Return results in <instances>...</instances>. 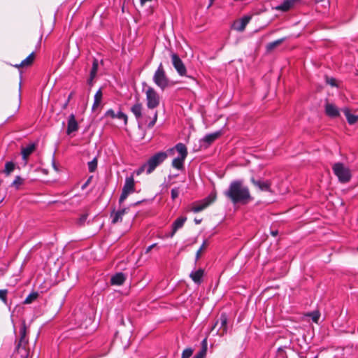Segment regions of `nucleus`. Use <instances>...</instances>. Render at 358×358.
<instances>
[{
  "mask_svg": "<svg viewBox=\"0 0 358 358\" xmlns=\"http://www.w3.org/2000/svg\"><path fill=\"white\" fill-rule=\"evenodd\" d=\"M224 195L234 204L245 205L253 200L250 189L244 185L242 180L231 181Z\"/></svg>",
  "mask_w": 358,
  "mask_h": 358,
  "instance_id": "f257e3e1",
  "label": "nucleus"
},
{
  "mask_svg": "<svg viewBox=\"0 0 358 358\" xmlns=\"http://www.w3.org/2000/svg\"><path fill=\"white\" fill-rule=\"evenodd\" d=\"M28 330L24 321L19 329V337L15 340V347L12 358H27L29 354Z\"/></svg>",
  "mask_w": 358,
  "mask_h": 358,
  "instance_id": "f03ea898",
  "label": "nucleus"
},
{
  "mask_svg": "<svg viewBox=\"0 0 358 358\" xmlns=\"http://www.w3.org/2000/svg\"><path fill=\"white\" fill-rule=\"evenodd\" d=\"M153 82L159 87L162 91L166 87L172 85L171 82L169 80L166 76V71L162 63L159 64L157 70L155 71L153 78Z\"/></svg>",
  "mask_w": 358,
  "mask_h": 358,
  "instance_id": "7ed1b4c3",
  "label": "nucleus"
},
{
  "mask_svg": "<svg viewBox=\"0 0 358 358\" xmlns=\"http://www.w3.org/2000/svg\"><path fill=\"white\" fill-rule=\"evenodd\" d=\"M334 173L337 176L339 182L342 183L348 182L351 178L352 174L349 168L345 166L341 162H337L332 166Z\"/></svg>",
  "mask_w": 358,
  "mask_h": 358,
  "instance_id": "20e7f679",
  "label": "nucleus"
},
{
  "mask_svg": "<svg viewBox=\"0 0 358 358\" xmlns=\"http://www.w3.org/2000/svg\"><path fill=\"white\" fill-rule=\"evenodd\" d=\"M168 157L167 152H158L150 157L147 161L148 170H146L147 174H150L155 169L162 164Z\"/></svg>",
  "mask_w": 358,
  "mask_h": 358,
  "instance_id": "39448f33",
  "label": "nucleus"
},
{
  "mask_svg": "<svg viewBox=\"0 0 358 358\" xmlns=\"http://www.w3.org/2000/svg\"><path fill=\"white\" fill-rule=\"evenodd\" d=\"M146 105L149 109H154L160 103V96L156 90L152 87H148L145 91Z\"/></svg>",
  "mask_w": 358,
  "mask_h": 358,
  "instance_id": "423d86ee",
  "label": "nucleus"
},
{
  "mask_svg": "<svg viewBox=\"0 0 358 358\" xmlns=\"http://www.w3.org/2000/svg\"><path fill=\"white\" fill-rule=\"evenodd\" d=\"M217 325H220L219 329L216 331L215 334L223 336L227 333L228 330V318L226 313H222L219 319L215 322L211 328V331H213Z\"/></svg>",
  "mask_w": 358,
  "mask_h": 358,
  "instance_id": "0eeeda50",
  "label": "nucleus"
},
{
  "mask_svg": "<svg viewBox=\"0 0 358 358\" xmlns=\"http://www.w3.org/2000/svg\"><path fill=\"white\" fill-rule=\"evenodd\" d=\"M217 198L216 192H211L207 197L201 201L199 203L194 204L192 206V210L194 213H199L204 210L209 205L213 203Z\"/></svg>",
  "mask_w": 358,
  "mask_h": 358,
  "instance_id": "6e6552de",
  "label": "nucleus"
},
{
  "mask_svg": "<svg viewBox=\"0 0 358 358\" xmlns=\"http://www.w3.org/2000/svg\"><path fill=\"white\" fill-rule=\"evenodd\" d=\"M171 62L176 70L177 73L180 76H187V69L185 65L184 64L182 59L180 58V57L178 55V54L175 52H172L171 54Z\"/></svg>",
  "mask_w": 358,
  "mask_h": 358,
  "instance_id": "1a4fd4ad",
  "label": "nucleus"
},
{
  "mask_svg": "<svg viewBox=\"0 0 358 358\" xmlns=\"http://www.w3.org/2000/svg\"><path fill=\"white\" fill-rule=\"evenodd\" d=\"M251 183L260 191L272 192L271 185L272 182L270 180H262L260 179H256L255 177L250 178Z\"/></svg>",
  "mask_w": 358,
  "mask_h": 358,
  "instance_id": "9d476101",
  "label": "nucleus"
},
{
  "mask_svg": "<svg viewBox=\"0 0 358 358\" xmlns=\"http://www.w3.org/2000/svg\"><path fill=\"white\" fill-rule=\"evenodd\" d=\"M174 150H176L179 154V157H182L186 159L187 156V149L185 144L182 143H177L173 148H169L167 150L168 155H173Z\"/></svg>",
  "mask_w": 358,
  "mask_h": 358,
  "instance_id": "9b49d317",
  "label": "nucleus"
},
{
  "mask_svg": "<svg viewBox=\"0 0 358 358\" xmlns=\"http://www.w3.org/2000/svg\"><path fill=\"white\" fill-rule=\"evenodd\" d=\"M129 211V208H123L117 211L113 210L110 213V217L112 219V224H116L122 221L123 216L127 214Z\"/></svg>",
  "mask_w": 358,
  "mask_h": 358,
  "instance_id": "f8f14e48",
  "label": "nucleus"
},
{
  "mask_svg": "<svg viewBox=\"0 0 358 358\" xmlns=\"http://www.w3.org/2000/svg\"><path fill=\"white\" fill-rule=\"evenodd\" d=\"M78 129V124L76 120L75 115L71 114L68 119L66 134L69 135L73 132L77 131Z\"/></svg>",
  "mask_w": 358,
  "mask_h": 358,
  "instance_id": "ddd939ff",
  "label": "nucleus"
},
{
  "mask_svg": "<svg viewBox=\"0 0 358 358\" xmlns=\"http://www.w3.org/2000/svg\"><path fill=\"white\" fill-rule=\"evenodd\" d=\"M251 20V16L245 15L240 20L236 21L234 24V29L238 31H243L246 25Z\"/></svg>",
  "mask_w": 358,
  "mask_h": 358,
  "instance_id": "4468645a",
  "label": "nucleus"
},
{
  "mask_svg": "<svg viewBox=\"0 0 358 358\" xmlns=\"http://www.w3.org/2000/svg\"><path fill=\"white\" fill-rule=\"evenodd\" d=\"M299 0H285L281 4L275 7V10L287 12L292 8Z\"/></svg>",
  "mask_w": 358,
  "mask_h": 358,
  "instance_id": "2eb2a0df",
  "label": "nucleus"
},
{
  "mask_svg": "<svg viewBox=\"0 0 358 358\" xmlns=\"http://www.w3.org/2000/svg\"><path fill=\"white\" fill-rule=\"evenodd\" d=\"M325 113L327 116L331 118H335L340 115L338 108L334 104L329 103L325 105Z\"/></svg>",
  "mask_w": 358,
  "mask_h": 358,
  "instance_id": "dca6fc26",
  "label": "nucleus"
},
{
  "mask_svg": "<svg viewBox=\"0 0 358 358\" xmlns=\"http://www.w3.org/2000/svg\"><path fill=\"white\" fill-rule=\"evenodd\" d=\"M187 220V217H183V216H181V217H178L172 224V231L170 234V236L171 237H173L174 236V234L176 233V231L182 228L185 224V222H186Z\"/></svg>",
  "mask_w": 358,
  "mask_h": 358,
  "instance_id": "f3484780",
  "label": "nucleus"
},
{
  "mask_svg": "<svg viewBox=\"0 0 358 358\" xmlns=\"http://www.w3.org/2000/svg\"><path fill=\"white\" fill-rule=\"evenodd\" d=\"M127 276L124 273L122 272H119L113 275L110 278V284L112 285H122L124 284V281L126 280Z\"/></svg>",
  "mask_w": 358,
  "mask_h": 358,
  "instance_id": "a211bd4d",
  "label": "nucleus"
},
{
  "mask_svg": "<svg viewBox=\"0 0 358 358\" xmlns=\"http://www.w3.org/2000/svg\"><path fill=\"white\" fill-rule=\"evenodd\" d=\"M36 145L34 143H30L24 148H22L21 154L22 156V159L25 162H27V159H28L29 156L34 152V151L36 150Z\"/></svg>",
  "mask_w": 358,
  "mask_h": 358,
  "instance_id": "6ab92c4d",
  "label": "nucleus"
},
{
  "mask_svg": "<svg viewBox=\"0 0 358 358\" xmlns=\"http://www.w3.org/2000/svg\"><path fill=\"white\" fill-rule=\"evenodd\" d=\"M122 190L129 194L135 191V182L133 176L126 178Z\"/></svg>",
  "mask_w": 358,
  "mask_h": 358,
  "instance_id": "aec40b11",
  "label": "nucleus"
},
{
  "mask_svg": "<svg viewBox=\"0 0 358 358\" xmlns=\"http://www.w3.org/2000/svg\"><path fill=\"white\" fill-rule=\"evenodd\" d=\"M204 275V270L203 268H199L196 271H192L189 274V277L196 284L200 285L202 282V278Z\"/></svg>",
  "mask_w": 358,
  "mask_h": 358,
  "instance_id": "412c9836",
  "label": "nucleus"
},
{
  "mask_svg": "<svg viewBox=\"0 0 358 358\" xmlns=\"http://www.w3.org/2000/svg\"><path fill=\"white\" fill-rule=\"evenodd\" d=\"M131 111L134 115L137 121H139L142 117L143 106L142 103L137 101L131 107Z\"/></svg>",
  "mask_w": 358,
  "mask_h": 358,
  "instance_id": "4be33fe9",
  "label": "nucleus"
},
{
  "mask_svg": "<svg viewBox=\"0 0 358 358\" xmlns=\"http://www.w3.org/2000/svg\"><path fill=\"white\" fill-rule=\"evenodd\" d=\"M201 350L193 358H205L207 354L208 342L207 338H205L201 343Z\"/></svg>",
  "mask_w": 358,
  "mask_h": 358,
  "instance_id": "5701e85b",
  "label": "nucleus"
},
{
  "mask_svg": "<svg viewBox=\"0 0 358 358\" xmlns=\"http://www.w3.org/2000/svg\"><path fill=\"white\" fill-rule=\"evenodd\" d=\"M343 112L346 117L347 121L349 124L352 125L355 124L358 121V115H355L350 113V109L345 108L343 109Z\"/></svg>",
  "mask_w": 358,
  "mask_h": 358,
  "instance_id": "b1692460",
  "label": "nucleus"
},
{
  "mask_svg": "<svg viewBox=\"0 0 358 358\" xmlns=\"http://www.w3.org/2000/svg\"><path fill=\"white\" fill-rule=\"evenodd\" d=\"M185 160V158L177 157L173 159L172 166L178 170H182Z\"/></svg>",
  "mask_w": 358,
  "mask_h": 358,
  "instance_id": "393cba45",
  "label": "nucleus"
},
{
  "mask_svg": "<svg viewBox=\"0 0 358 358\" xmlns=\"http://www.w3.org/2000/svg\"><path fill=\"white\" fill-rule=\"evenodd\" d=\"M35 59V52H32L27 58L22 60L20 63V66H24V67L31 66Z\"/></svg>",
  "mask_w": 358,
  "mask_h": 358,
  "instance_id": "a878e982",
  "label": "nucleus"
},
{
  "mask_svg": "<svg viewBox=\"0 0 358 358\" xmlns=\"http://www.w3.org/2000/svg\"><path fill=\"white\" fill-rule=\"evenodd\" d=\"M102 96H103V94H102L101 89H99V90H97V92H96V94L94 95V103L92 106L93 110H95L96 108H98L99 106V105L101 104Z\"/></svg>",
  "mask_w": 358,
  "mask_h": 358,
  "instance_id": "bb28decb",
  "label": "nucleus"
},
{
  "mask_svg": "<svg viewBox=\"0 0 358 358\" xmlns=\"http://www.w3.org/2000/svg\"><path fill=\"white\" fill-rule=\"evenodd\" d=\"M220 131L207 134L204 136L203 141L207 143L208 144H210L213 141H215L220 136Z\"/></svg>",
  "mask_w": 358,
  "mask_h": 358,
  "instance_id": "cd10ccee",
  "label": "nucleus"
},
{
  "mask_svg": "<svg viewBox=\"0 0 358 358\" xmlns=\"http://www.w3.org/2000/svg\"><path fill=\"white\" fill-rule=\"evenodd\" d=\"M285 40V38H282L278 39V40H276L275 41L268 43L266 45V50L268 51V52L273 50L275 48H276L277 46H278L281 43H282Z\"/></svg>",
  "mask_w": 358,
  "mask_h": 358,
  "instance_id": "c85d7f7f",
  "label": "nucleus"
},
{
  "mask_svg": "<svg viewBox=\"0 0 358 358\" xmlns=\"http://www.w3.org/2000/svg\"><path fill=\"white\" fill-rule=\"evenodd\" d=\"M15 169V164L13 162H7L3 172L6 176H8Z\"/></svg>",
  "mask_w": 358,
  "mask_h": 358,
  "instance_id": "c756f323",
  "label": "nucleus"
},
{
  "mask_svg": "<svg viewBox=\"0 0 358 358\" xmlns=\"http://www.w3.org/2000/svg\"><path fill=\"white\" fill-rule=\"evenodd\" d=\"M99 68V61L97 59L94 58L93 62H92V66L90 70V76L91 77H96L97 71Z\"/></svg>",
  "mask_w": 358,
  "mask_h": 358,
  "instance_id": "7c9ffc66",
  "label": "nucleus"
},
{
  "mask_svg": "<svg viewBox=\"0 0 358 358\" xmlns=\"http://www.w3.org/2000/svg\"><path fill=\"white\" fill-rule=\"evenodd\" d=\"M38 296V294L37 292H34L30 293L27 296L25 300L24 301V304L31 303L34 301H35L37 299Z\"/></svg>",
  "mask_w": 358,
  "mask_h": 358,
  "instance_id": "2f4dec72",
  "label": "nucleus"
},
{
  "mask_svg": "<svg viewBox=\"0 0 358 358\" xmlns=\"http://www.w3.org/2000/svg\"><path fill=\"white\" fill-rule=\"evenodd\" d=\"M88 170L90 173H93L96 171L97 168V159L94 157L92 161L89 162L87 164Z\"/></svg>",
  "mask_w": 358,
  "mask_h": 358,
  "instance_id": "473e14b6",
  "label": "nucleus"
},
{
  "mask_svg": "<svg viewBox=\"0 0 358 358\" xmlns=\"http://www.w3.org/2000/svg\"><path fill=\"white\" fill-rule=\"evenodd\" d=\"M207 245H208V241L204 240L202 245H201L200 248L197 250V252L196 253V258H195L196 262L200 258L201 252L203 251V250H204L207 247Z\"/></svg>",
  "mask_w": 358,
  "mask_h": 358,
  "instance_id": "72a5a7b5",
  "label": "nucleus"
},
{
  "mask_svg": "<svg viewBox=\"0 0 358 358\" xmlns=\"http://www.w3.org/2000/svg\"><path fill=\"white\" fill-rule=\"evenodd\" d=\"M8 292V291L6 289H0V299L6 305H8V299H7Z\"/></svg>",
  "mask_w": 358,
  "mask_h": 358,
  "instance_id": "f704fd0d",
  "label": "nucleus"
},
{
  "mask_svg": "<svg viewBox=\"0 0 358 358\" xmlns=\"http://www.w3.org/2000/svg\"><path fill=\"white\" fill-rule=\"evenodd\" d=\"M194 350L192 348H185L181 355V358H189L193 354Z\"/></svg>",
  "mask_w": 358,
  "mask_h": 358,
  "instance_id": "c9c22d12",
  "label": "nucleus"
},
{
  "mask_svg": "<svg viewBox=\"0 0 358 358\" xmlns=\"http://www.w3.org/2000/svg\"><path fill=\"white\" fill-rule=\"evenodd\" d=\"M23 178L20 176H17L15 177V180L12 182L11 185L15 187L16 189H18L19 187L23 183Z\"/></svg>",
  "mask_w": 358,
  "mask_h": 358,
  "instance_id": "e433bc0d",
  "label": "nucleus"
},
{
  "mask_svg": "<svg viewBox=\"0 0 358 358\" xmlns=\"http://www.w3.org/2000/svg\"><path fill=\"white\" fill-rule=\"evenodd\" d=\"M180 192V190L179 187L173 188L171 192V199L173 201L176 199L178 197Z\"/></svg>",
  "mask_w": 358,
  "mask_h": 358,
  "instance_id": "4c0bfd02",
  "label": "nucleus"
},
{
  "mask_svg": "<svg viewBox=\"0 0 358 358\" xmlns=\"http://www.w3.org/2000/svg\"><path fill=\"white\" fill-rule=\"evenodd\" d=\"M116 118L122 120L124 122V124H127V115L125 113H124L123 112L119 111L117 113Z\"/></svg>",
  "mask_w": 358,
  "mask_h": 358,
  "instance_id": "58836bf2",
  "label": "nucleus"
},
{
  "mask_svg": "<svg viewBox=\"0 0 358 358\" xmlns=\"http://www.w3.org/2000/svg\"><path fill=\"white\" fill-rule=\"evenodd\" d=\"M157 116H158L157 111H155L153 114L152 120L148 124V128H152L154 127V125L155 124V123L157 122Z\"/></svg>",
  "mask_w": 358,
  "mask_h": 358,
  "instance_id": "ea45409f",
  "label": "nucleus"
},
{
  "mask_svg": "<svg viewBox=\"0 0 358 358\" xmlns=\"http://www.w3.org/2000/svg\"><path fill=\"white\" fill-rule=\"evenodd\" d=\"M140 1L142 6H143L147 2L151 3L149 6L150 8L154 7L157 3V0H140Z\"/></svg>",
  "mask_w": 358,
  "mask_h": 358,
  "instance_id": "a19ab883",
  "label": "nucleus"
},
{
  "mask_svg": "<svg viewBox=\"0 0 358 358\" xmlns=\"http://www.w3.org/2000/svg\"><path fill=\"white\" fill-rule=\"evenodd\" d=\"M148 170L147 163L143 164L141 167H139L137 170L135 171L136 175L141 174L143 171H146Z\"/></svg>",
  "mask_w": 358,
  "mask_h": 358,
  "instance_id": "79ce46f5",
  "label": "nucleus"
},
{
  "mask_svg": "<svg viewBox=\"0 0 358 358\" xmlns=\"http://www.w3.org/2000/svg\"><path fill=\"white\" fill-rule=\"evenodd\" d=\"M129 194V193L122 190L121 195H120V196L119 198V203H120V205H121L124 202V201L127 198Z\"/></svg>",
  "mask_w": 358,
  "mask_h": 358,
  "instance_id": "37998d69",
  "label": "nucleus"
},
{
  "mask_svg": "<svg viewBox=\"0 0 358 358\" xmlns=\"http://www.w3.org/2000/svg\"><path fill=\"white\" fill-rule=\"evenodd\" d=\"M326 82L332 87L336 86V80L334 78L326 77Z\"/></svg>",
  "mask_w": 358,
  "mask_h": 358,
  "instance_id": "c03bdc74",
  "label": "nucleus"
},
{
  "mask_svg": "<svg viewBox=\"0 0 358 358\" xmlns=\"http://www.w3.org/2000/svg\"><path fill=\"white\" fill-rule=\"evenodd\" d=\"M73 94H74V92H71L69 94V96H68L67 100L66 101V102H65V103L63 104V106H62V108H63V109H66V108H67V106H68V105H69V101H70V100L72 99V97H73Z\"/></svg>",
  "mask_w": 358,
  "mask_h": 358,
  "instance_id": "a18cd8bd",
  "label": "nucleus"
},
{
  "mask_svg": "<svg viewBox=\"0 0 358 358\" xmlns=\"http://www.w3.org/2000/svg\"><path fill=\"white\" fill-rule=\"evenodd\" d=\"M88 217V215L87 214H83L80 216V217L79 218V224L80 225H83L84 224V223L85 222L87 218Z\"/></svg>",
  "mask_w": 358,
  "mask_h": 358,
  "instance_id": "49530a36",
  "label": "nucleus"
},
{
  "mask_svg": "<svg viewBox=\"0 0 358 358\" xmlns=\"http://www.w3.org/2000/svg\"><path fill=\"white\" fill-rule=\"evenodd\" d=\"M106 115L112 118H116L117 113H115L113 110L110 109L106 112Z\"/></svg>",
  "mask_w": 358,
  "mask_h": 358,
  "instance_id": "de8ad7c7",
  "label": "nucleus"
},
{
  "mask_svg": "<svg viewBox=\"0 0 358 358\" xmlns=\"http://www.w3.org/2000/svg\"><path fill=\"white\" fill-rule=\"evenodd\" d=\"M313 316H312V320L314 322H317L318 320H319V317H320V314L318 312H315L313 313H312Z\"/></svg>",
  "mask_w": 358,
  "mask_h": 358,
  "instance_id": "09e8293b",
  "label": "nucleus"
},
{
  "mask_svg": "<svg viewBox=\"0 0 358 358\" xmlns=\"http://www.w3.org/2000/svg\"><path fill=\"white\" fill-rule=\"evenodd\" d=\"M92 178V176H91L87 180L86 182L82 185V189H85L88 185L91 182V180Z\"/></svg>",
  "mask_w": 358,
  "mask_h": 358,
  "instance_id": "8fccbe9b",
  "label": "nucleus"
},
{
  "mask_svg": "<svg viewBox=\"0 0 358 358\" xmlns=\"http://www.w3.org/2000/svg\"><path fill=\"white\" fill-rule=\"evenodd\" d=\"M94 77H91L90 76L89 78L87 79V85L92 87L93 86V84H94Z\"/></svg>",
  "mask_w": 358,
  "mask_h": 358,
  "instance_id": "3c124183",
  "label": "nucleus"
},
{
  "mask_svg": "<svg viewBox=\"0 0 358 358\" xmlns=\"http://www.w3.org/2000/svg\"><path fill=\"white\" fill-rule=\"evenodd\" d=\"M156 246V243H154L146 248L145 253H148L151 250Z\"/></svg>",
  "mask_w": 358,
  "mask_h": 358,
  "instance_id": "603ef678",
  "label": "nucleus"
},
{
  "mask_svg": "<svg viewBox=\"0 0 358 358\" xmlns=\"http://www.w3.org/2000/svg\"><path fill=\"white\" fill-rule=\"evenodd\" d=\"M131 1V0H124V1L123 5H122V12H124V4H125L126 3H128V2H129V1Z\"/></svg>",
  "mask_w": 358,
  "mask_h": 358,
  "instance_id": "864d4df0",
  "label": "nucleus"
},
{
  "mask_svg": "<svg viewBox=\"0 0 358 358\" xmlns=\"http://www.w3.org/2000/svg\"><path fill=\"white\" fill-rule=\"evenodd\" d=\"M271 235H272L273 236H276L278 235V231L277 230H275V231H271Z\"/></svg>",
  "mask_w": 358,
  "mask_h": 358,
  "instance_id": "5fc2aeb1",
  "label": "nucleus"
},
{
  "mask_svg": "<svg viewBox=\"0 0 358 358\" xmlns=\"http://www.w3.org/2000/svg\"><path fill=\"white\" fill-rule=\"evenodd\" d=\"M13 66L15 67V68H17V69H19V68H24V66H20V64H15V65H13Z\"/></svg>",
  "mask_w": 358,
  "mask_h": 358,
  "instance_id": "6e6d98bb",
  "label": "nucleus"
},
{
  "mask_svg": "<svg viewBox=\"0 0 358 358\" xmlns=\"http://www.w3.org/2000/svg\"><path fill=\"white\" fill-rule=\"evenodd\" d=\"M194 221H195V222H196V224H199V223L201 222V220H199L195 219V220H194Z\"/></svg>",
  "mask_w": 358,
  "mask_h": 358,
  "instance_id": "4d7b16f0",
  "label": "nucleus"
},
{
  "mask_svg": "<svg viewBox=\"0 0 358 358\" xmlns=\"http://www.w3.org/2000/svg\"><path fill=\"white\" fill-rule=\"evenodd\" d=\"M213 0H210V4H209L208 7H210V6L212 5V3H213Z\"/></svg>",
  "mask_w": 358,
  "mask_h": 358,
  "instance_id": "13d9d810",
  "label": "nucleus"
},
{
  "mask_svg": "<svg viewBox=\"0 0 358 358\" xmlns=\"http://www.w3.org/2000/svg\"><path fill=\"white\" fill-rule=\"evenodd\" d=\"M299 357H300V358H306V357H303V356H302V355H299Z\"/></svg>",
  "mask_w": 358,
  "mask_h": 358,
  "instance_id": "bf43d9fd",
  "label": "nucleus"
},
{
  "mask_svg": "<svg viewBox=\"0 0 358 358\" xmlns=\"http://www.w3.org/2000/svg\"><path fill=\"white\" fill-rule=\"evenodd\" d=\"M121 324H124V320L123 319L121 320Z\"/></svg>",
  "mask_w": 358,
  "mask_h": 358,
  "instance_id": "052dcab7",
  "label": "nucleus"
},
{
  "mask_svg": "<svg viewBox=\"0 0 358 358\" xmlns=\"http://www.w3.org/2000/svg\"><path fill=\"white\" fill-rule=\"evenodd\" d=\"M140 203H141V201H137V202L135 203V205H138V204H139Z\"/></svg>",
  "mask_w": 358,
  "mask_h": 358,
  "instance_id": "680f3d73",
  "label": "nucleus"
},
{
  "mask_svg": "<svg viewBox=\"0 0 358 358\" xmlns=\"http://www.w3.org/2000/svg\"><path fill=\"white\" fill-rule=\"evenodd\" d=\"M315 358H317V357L316 356Z\"/></svg>",
  "mask_w": 358,
  "mask_h": 358,
  "instance_id": "e2e57ef3",
  "label": "nucleus"
},
{
  "mask_svg": "<svg viewBox=\"0 0 358 358\" xmlns=\"http://www.w3.org/2000/svg\"><path fill=\"white\" fill-rule=\"evenodd\" d=\"M315 358H317V357L316 356Z\"/></svg>",
  "mask_w": 358,
  "mask_h": 358,
  "instance_id": "0e129e2a",
  "label": "nucleus"
},
{
  "mask_svg": "<svg viewBox=\"0 0 358 358\" xmlns=\"http://www.w3.org/2000/svg\"><path fill=\"white\" fill-rule=\"evenodd\" d=\"M357 250H358V248H357Z\"/></svg>",
  "mask_w": 358,
  "mask_h": 358,
  "instance_id": "69168bd1",
  "label": "nucleus"
}]
</instances>
